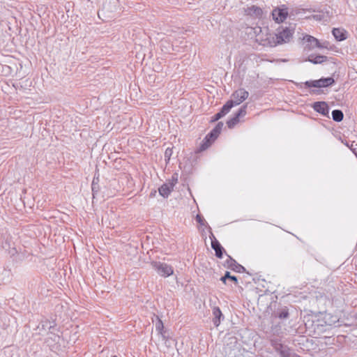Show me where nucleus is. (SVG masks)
Listing matches in <instances>:
<instances>
[{
	"label": "nucleus",
	"instance_id": "obj_33",
	"mask_svg": "<svg viewBox=\"0 0 357 357\" xmlns=\"http://www.w3.org/2000/svg\"><path fill=\"white\" fill-rule=\"evenodd\" d=\"M92 190H94V181L92 183Z\"/></svg>",
	"mask_w": 357,
	"mask_h": 357
},
{
	"label": "nucleus",
	"instance_id": "obj_30",
	"mask_svg": "<svg viewBox=\"0 0 357 357\" xmlns=\"http://www.w3.org/2000/svg\"><path fill=\"white\" fill-rule=\"evenodd\" d=\"M229 278V272L227 271L225 274L224 276H222L221 278H220V280L224 282L225 284L226 283V280Z\"/></svg>",
	"mask_w": 357,
	"mask_h": 357
},
{
	"label": "nucleus",
	"instance_id": "obj_7",
	"mask_svg": "<svg viewBox=\"0 0 357 357\" xmlns=\"http://www.w3.org/2000/svg\"><path fill=\"white\" fill-rule=\"evenodd\" d=\"M244 12L245 15L255 18H261L263 15L262 9L255 5L244 8Z\"/></svg>",
	"mask_w": 357,
	"mask_h": 357
},
{
	"label": "nucleus",
	"instance_id": "obj_34",
	"mask_svg": "<svg viewBox=\"0 0 357 357\" xmlns=\"http://www.w3.org/2000/svg\"><path fill=\"white\" fill-rule=\"evenodd\" d=\"M112 357H118L116 355H113Z\"/></svg>",
	"mask_w": 357,
	"mask_h": 357
},
{
	"label": "nucleus",
	"instance_id": "obj_8",
	"mask_svg": "<svg viewBox=\"0 0 357 357\" xmlns=\"http://www.w3.org/2000/svg\"><path fill=\"white\" fill-rule=\"evenodd\" d=\"M275 350L280 353L281 357H300L293 352L289 347L280 344L275 347Z\"/></svg>",
	"mask_w": 357,
	"mask_h": 357
},
{
	"label": "nucleus",
	"instance_id": "obj_28",
	"mask_svg": "<svg viewBox=\"0 0 357 357\" xmlns=\"http://www.w3.org/2000/svg\"><path fill=\"white\" fill-rule=\"evenodd\" d=\"M223 123L222 122H218V124L215 126V127L213 128V130H216L217 131H219L220 133L222 127H223Z\"/></svg>",
	"mask_w": 357,
	"mask_h": 357
},
{
	"label": "nucleus",
	"instance_id": "obj_2",
	"mask_svg": "<svg viewBox=\"0 0 357 357\" xmlns=\"http://www.w3.org/2000/svg\"><path fill=\"white\" fill-rule=\"evenodd\" d=\"M334 79L330 77L326 78H321L317 80L306 81L304 83H296V85L299 87H302V85L304 84L305 86L308 88H322L331 86L333 84H334Z\"/></svg>",
	"mask_w": 357,
	"mask_h": 357
},
{
	"label": "nucleus",
	"instance_id": "obj_21",
	"mask_svg": "<svg viewBox=\"0 0 357 357\" xmlns=\"http://www.w3.org/2000/svg\"><path fill=\"white\" fill-rule=\"evenodd\" d=\"M344 117L343 112L340 109H334L332 112V118L333 120L336 122H340Z\"/></svg>",
	"mask_w": 357,
	"mask_h": 357
},
{
	"label": "nucleus",
	"instance_id": "obj_4",
	"mask_svg": "<svg viewBox=\"0 0 357 357\" xmlns=\"http://www.w3.org/2000/svg\"><path fill=\"white\" fill-rule=\"evenodd\" d=\"M249 93L244 89H239L235 91L232 95L231 102H234L235 106L240 105L245 100L248 98Z\"/></svg>",
	"mask_w": 357,
	"mask_h": 357
},
{
	"label": "nucleus",
	"instance_id": "obj_27",
	"mask_svg": "<svg viewBox=\"0 0 357 357\" xmlns=\"http://www.w3.org/2000/svg\"><path fill=\"white\" fill-rule=\"evenodd\" d=\"M222 114L219 112L217 114H215L211 119V122H215L218 121L220 119L222 118Z\"/></svg>",
	"mask_w": 357,
	"mask_h": 357
},
{
	"label": "nucleus",
	"instance_id": "obj_22",
	"mask_svg": "<svg viewBox=\"0 0 357 357\" xmlns=\"http://www.w3.org/2000/svg\"><path fill=\"white\" fill-rule=\"evenodd\" d=\"M239 121V117L235 114L234 116L227 121V126L232 128Z\"/></svg>",
	"mask_w": 357,
	"mask_h": 357
},
{
	"label": "nucleus",
	"instance_id": "obj_23",
	"mask_svg": "<svg viewBox=\"0 0 357 357\" xmlns=\"http://www.w3.org/2000/svg\"><path fill=\"white\" fill-rule=\"evenodd\" d=\"M172 154H173L172 148H167L165 151V155H164L165 160L166 163H168L169 162Z\"/></svg>",
	"mask_w": 357,
	"mask_h": 357
},
{
	"label": "nucleus",
	"instance_id": "obj_13",
	"mask_svg": "<svg viewBox=\"0 0 357 357\" xmlns=\"http://www.w3.org/2000/svg\"><path fill=\"white\" fill-rule=\"evenodd\" d=\"M212 312L213 315V323L215 326H218L221 322V318H223V314L219 307H213Z\"/></svg>",
	"mask_w": 357,
	"mask_h": 357
},
{
	"label": "nucleus",
	"instance_id": "obj_11",
	"mask_svg": "<svg viewBox=\"0 0 357 357\" xmlns=\"http://www.w3.org/2000/svg\"><path fill=\"white\" fill-rule=\"evenodd\" d=\"M173 188L174 183H164L159 188L158 192L162 197L166 198L170 195L171 192L173 190Z\"/></svg>",
	"mask_w": 357,
	"mask_h": 357
},
{
	"label": "nucleus",
	"instance_id": "obj_9",
	"mask_svg": "<svg viewBox=\"0 0 357 357\" xmlns=\"http://www.w3.org/2000/svg\"><path fill=\"white\" fill-rule=\"evenodd\" d=\"M312 108L323 116H326L328 115L329 107L326 102H315L312 105Z\"/></svg>",
	"mask_w": 357,
	"mask_h": 357
},
{
	"label": "nucleus",
	"instance_id": "obj_1",
	"mask_svg": "<svg viewBox=\"0 0 357 357\" xmlns=\"http://www.w3.org/2000/svg\"><path fill=\"white\" fill-rule=\"evenodd\" d=\"M294 33V27L281 26L277 29L275 40H278V45L289 43Z\"/></svg>",
	"mask_w": 357,
	"mask_h": 357
},
{
	"label": "nucleus",
	"instance_id": "obj_29",
	"mask_svg": "<svg viewBox=\"0 0 357 357\" xmlns=\"http://www.w3.org/2000/svg\"><path fill=\"white\" fill-rule=\"evenodd\" d=\"M228 279L233 281L235 284H237V282H238L237 278L234 275H231L229 272V278Z\"/></svg>",
	"mask_w": 357,
	"mask_h": 357
},
{
	"label": "nucleus",
	"instance_id": "obj_3",
	"mask_svg": "<svg viewBox=\"0 0 357 357\" xmlns=\"http://www.w3.org/2000/svg\"><path fill=\"white\" fill-rule=\"evenodd\" d=\"M152 267L158 272V273L162 277H169L174 273L173 268L165 263L160 261H153L151 263Z\"/></svg>",
	"mask_w": 357,
	"mask_h": 357
},
{
	"label": "nucleus",
	"instance_id": "obj_18",
	"mask_svg": "<svg viewBox=\"0 0 357 357\" xmlns=\"http://www.w3.org/2000/svg\"><path fill=\"white\" fill-rule=\"evenodd\" d=\"M157 322L155 323V329L158 332L163 340L167 341V336L166 335L165 331H164L163 323L160 319L157 317Z\"/></svg>",
	"mask_w": 357,
	"mask_h": 357
},
{
	"label": "nucleus",
	"instance_id": "obj_20",
	"mask_svg": "<svg viewBox=\"0 0 357 357\" xmlns=\"http://www.w3.org/2000/svg\"><path fill=\"white\" fill-rule=\"evenodd\" d=\"M234 102H231V100H228L221 108L220 112L222 114L223 116H225L226 114H227L231 109L234 107Z\"/></svg>",
	"mask_w": 357,
	"mask_h": 357
},
{
	"label": "nucleus",
	"instance_id": "obj_31",
	"mask_svg": "<svg viewBox=\"0 0 357 357\" xmlns=\"http://www.w3.org/2000/svg\"><path fill=\"white\" fill-rule=\"evenodd\" d=\"M177 181H178V178H177V175L176 176H172V181L169 182V183H174V186L176 185V183H177Z\"/></svg>",
	"mask_w": 357,
	"mask_h": 357
},
{
	"label": "nucleus",
	"instance_id": "obj_6",
	"mask_svg": "<svg viewBox=\"0 0 357 357\" xmlns=\"http://www.w3.org/2000/svg\"><path fill=\"white\" fill-rule=\"evenodd\" d=\"M303 40L306 43V46L308 48V50H313L317 47H324V46L321 45L318 39L312 36L306 35L303 37Z\"/></svg>",
	"mask_w": 357,
	"mask_h": 357
},
{
	"label": "nucleus",
	"instance_id": "obj_10",
	"mask_svg": "<svg viewBox=\"0 0 357 357\" xmlns=\"http://www.w3.org/2000/svg\"><path fill=\"white\" fill-rule=\"evenodd\" d=\"M220 135L219 131L216 130H212L204 138V141L201 146L202 150L206 149L208 147L212 142H213Z\"/></svg>",
	"mask_w": 357,
	"mask_h": 357
},
{
	"label": "nucleus",
	"instance_id": "obj_25",
	"mask_svg": "<svg viewBox=\"0 0 357 357\" xmlns=\"http://www.w3.org/2000/svg\"><path fill=\"white\" fill-rule=\"evenodd\" d=\"M288 317H289V312H288V310H284L278 314V317L280 319H286Z\"/></svg>",
	"mask_w": 357,
	"mask_h": 357
},
{
	"label": "nucleus",
	"instance_id": "obj_19",
	"mask_svg": "<svg viewBox=\"0 0 357 357\" xmlns=\"http://www.w3.org/2000/svg\"><path fill=\"white\" fill-rule=\"evenodd\" d=\"M324 320L325 323L328 326L335 325L339 321V319L337 316L331 314H326L324 316Z\"/></svg>",
	"mask_w": 357,
	"mask_h": 357
},
{
	"label": "nucleus",
	"instance_id": "obj_26",
	"mask_svg": "<svg viewBox=\"0 0 357 357\" xmlns=\"http://www.w3.org/2000/svg\"><path fill=\"white\" fill-rule=\"evenodd\" d=\"M196 220L198 223H199L201 225H205V220L204 219V218L199 215V214H197V216H196Z\"/></svg>",
	"mask_w": 357,
	"mask_h": 357
},
{
	"label": "nucleus",
	"instance_id": "obj_16",
	"mask_svg": "<svg viewBox=\"0 0 357 357\" xmlns=\"http://www.w3.org/2000/svg\"><path fill=\"white\" fill-rule=\"evenodd\" d=\"M332 33L335 39L339 41L344 40L347 38V31L342 29L334 28Z\"/></svg>",
	"mask_w": 357,
	"mask_h": 357
},
{
	"label": "nucleus",
	"instance_id": "obj_17",
	"mask_svg": "<svg viewBox=\"0 0 357 357\" xmlns=\"http://www.w3.org/2000/svg\"><path fill=\"white\" fill-rule=\"evenodd\" d=\"M211 247L215 252V256L218 258H222L224 248L218 242V241H214L211 243Z\"/></svg>",
	"mask_w": 357,
	"mask_h": 357
},
{
	"label": "nucleus",
	"instance_id": "obj_24",
	"mask_svg": "<svg viewBox=\"0 0 357 357\" xmlns=\"http://www.w3.org/2000/svg\"><path fill=\"white\" fill-rule=\"evenodd\" d=\"M246 109H247V104H245L238 109V112L236 113V114L239 118L243 117V116H245V114H246Z\"/></svg>",
	"mask_w": 357,
	"mask_h": 357
},
{
	"label": "nucleus",
	"instance_id": "obj_15",
	"mask_svg": "<svg viewBox=\"0 0 357 357\" xmlns=\"http://www.w3.org/2000/svg\"><path fill=\"white\" fill-rule=\"evenodd\" d=\"M275 33H267L266 38L264 40V45H268L270 47H275L278 45V40H275Z\"/></svg>",
	"mask_w": 357,
	"mask_h": 357
},
{
	"label": "nucleus",
	"instance_id": "obj_14",
	"mask_svg": "<svg viewBox=\"0 0 357 357\" xmlns=\"http://www.w3.org/2000/svg\"><path fill=\"white\" fill-rule=\"evenodd\" d=\"M307 61L314 63V64H321L327 61V56L324 55H316L312 54L309 55Z\"/></svg>",
	"mask_w": 357,
	"mask_h": 357
},
{
	"label": "nucleus",
	"instance_id": "obj_5",
	"mask_svg": "<svg viewBox=\"0 0 357 357\" xmlns=\"http://www.w3.org/2000/svg\"><path fill=\"white\" fill-rule=\"evenodd\" d=\"M288 15L286 8H275L272 11V17L274 21L278 23L284 22Z\"/></svg>",
	"mask_w": 357,
	"mask_h": 357
},
{
	"label": "nucleus",
	"instance_id": "obj_12",
	"mask_svg": "<svg viewBox=\"0 0 357 357\" xmlns=\"http://www.w3.org/2000/svg\"><path fill=\"white\" fill-rule=\"evenodd\" d=\"M227 266L231 270L238 272L242 273L245 271V268L241 264H238L234 259L229 256V259L227 260Z\"/></svg>",
	"mask_w": 357,
	"mask_h": 357
},
{
	"label": "nucleus",
	"instance_id": "obj_32",
	"mask_svg": "<svg viewBox=\"0 0 357 357\" xmlns=\"http://www.w3.org/2000/svg\"><path fill=\"white\" fill-rule=\"evenodd\" d=\"M209 238H211V243H212V242H213L214 241H218V240L215 238V237L214 234H213L212 232H211V234H210V236H209Z\"/></svg>",
	"mask_w": 357,
	"mask_h": 357
}]
</instances>
